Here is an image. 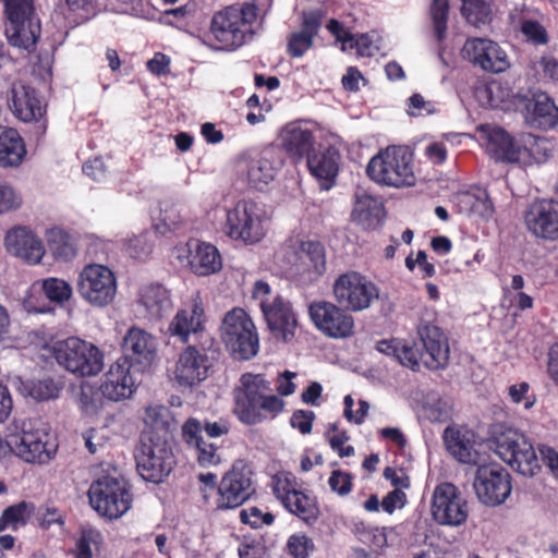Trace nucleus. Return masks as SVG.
Masks as SVG:
<instances>
[{
	"instance_id": "4468645a",
	"label": "nucleus",
	"mask_w": 558,
	"mask_h": 558,
	"mask_svg": "<svg viewBox=\"0 0 558 558\" xmlns=\"http://www.w3.org/2000/svg\"><path fill=\"white\" fill-rule=\"evenodd\" d=\"M7 101L13 116L23 122H34L36 141L46 134L48 120L46 106L41 104L37 90L23 83H13L8 92Z\"/></svg>"
},
{
	"instance_id": "ea45409f",
	"label": "nucleus",
	"mask_w": 558,
	"mask_h": 558,
	"mask_svg": "<svg viewBox=\"0 0 558 558\" xmlns=\"http://www.w3.org/2000/svg\"><path fill=\"white\" fill-rule=\"evenodd\" d=\"M384 205L371 195L357 197L352 210V218L365 229H376L384 220Z\"/></svg>"
},
{
	"instance_id": "4d7b16f0",
	"label": "nucleus",
	"mask_w": 558,
	"mask_h": 558,
	"mask_svg": "<svg viewBox=\"0 0 558 558\" xmlns=\"http://www.w3.org/2000/svg\"><path fill=\"white\" fill-rule=\"evenodd\" d=\"M521 32L526 40L533 45H546L549 41L546 28L538 21L524 20L521 24Z\"/></svg>"
},
{
	"instance_id": "c756f323",
	"label": "nucleus",
	"mask_w": 558,
	"mask_h": 558,
	"mask_svg": "<svg viewBox=\"0 0 558 558\" xmlns=\"http://www.w3.org/2000/svg\"><path fill=\"white\" fill-rule=\"evenodd\" d=\"M7 250L28 264H38L45 254L43 242L28 229L15 227L4 238Z\"/></svg>"
},
{
	"instance_id": "37998d69",
	"label": "nucleus",
	"mask_w": 558,
	"mask_h": 558,
	"mask_svg": "<svg viewBox=\"0 0 558 558\" xmlns=\"http://www.w3.org/2000/svg\"><path fill=\"white\" fill-rule=\"evenodd\" d=\"M170 410L165 405L147 407L143 417L145 428L142 433H150V435L168 438L170 432Z\"/></svg>"
},
{
	"instance_id": "423d86ee",
	"label": "nucleus",
	"mask_w": 558,
	"mask_h": 558,
	"mask_svg": "<svg viewBox=\"0 0 558 558\" xmlns=\"http://www.w3.org/2000/svg\"><path fill=\"white\" fill-rule=\"evenodd\" d=\"M495 451L510 468L523 476H533L541 465L530 439L521 432L497 425L493 432Z\"/></svg>"
},
{
	"instance_id": "69168bd1",
	"label": "nucleus",
	"mask_w": 558,
	"mask_h": 558,
	"mask_svg": "<svg viewBox=\"0 0 558 558\" xmlns=\"http://www.w3.org/2000/svg\"><path fill=\"white\" fill-rule=\"evenodd\" d=\"M427 417L432 422H447L451 418L452 409L450 404L442 400L437 399L435 402L426 408Z\"/></svg>"
},
{
	"instance_id": "aec40b11",
	"label": "nucleus",
	"mask_w": 558,
	"mask_h": 558,
	"mask_svg": "<svg viewBox=\"0 0 558 558\" xmlns=\"http://www.w3.org/2000/svg\"><path fill=\"white\" fill-rule=\"evenodd\" d=\"M211 367L206 350L190 344L179 354L174 379L180 387L192 388L208 377Z\"/></svg>"
},
{
	"instance_id": "20e7f679",
	"label": "nucleus",
	"mask_w": 558,
	"mask_h": 558,
	"mask_svg": "<svg viewBox=\"0 0 558 558\" xmlns=\"http://www.w3.org/2000/svg\"><path fill=\"white\" fill-rule=\"evenodd\" d=\"M258 8L254 3L230 5L217 12L211 20L210 32L220 50H235L253 34Z\"/></svg>"
},
{
	"instance_id": "ddd939ff",
	"label": "nucleus",
	"mask_w": 558,
	"mask_h": 558,
	"mask_svg": "<svg viewBox=\"0 0 558 558\" xmlns=\"http://www.w3.org/2000/svg\"><path fill=\"white\" fill-rule=\"evenodd\" d=\"M335 301L349 312H361L378 299L375 283L357 271H347L337 277L332 284Z\"/></svg>"
},
{
	"instance_id": "774afa93",
	"label": "nucleus",
	"mask_w": 558,
	"mask_h": 558,
	"mask_svg": "<svg viewBox=\"0 0 558 558\" xmlns=\"http://www.w3.org/2000/svg\"><path fill=\"white\" fill-rule=\"evenodd\" d=\"M535 69L543 80L558 81V61L551 56H543L536 63Z\"/></svg>"
},
{
	"instance_id": "72a5a7b5",
	"label": "nucleus",
	"mask_w": 558,
	"mask_h": 558,
	"mask_svg": "<svg viewBox=\"0 0 558 558\" xmlns=\"http://www.w3.org/2000/svg\"><path fill=\"white\" fill-rule=\"evenodd\" d=\"M206 323L205 311L201 303L194 302L190 308L178 311L169 325L171 336H177L186 343L191 333L204 330Z\"/></svg>"
},
{
	"instance_id": "9b49d317",
	"label": "nucleus",
	"mask_w": 558,
	"mask_h": 558,
	"mask_svg": "<svg viewBox=\"0 0 558 558\" xmlns=\"http://www.w3.org/2000/svg\"><path fill=\"white\" fill-rule=\"evenodd\" d=\"M267 222V213L260 205L242 199L228 210L223 231L233 241L253 245L265 238Z\"/></svg>"
},
{
	"instance_id": "f8f14e48",
	"label": "nucleus",
	"mask_w": 558,
	"mask_h": 558,
	"mask_svg": "<svg viewBox=\"0 0 558 558\" xmlns=\"http://www.w3.org/2000/svg\"><path fill=\"white\" fill-rule=\"evenodd\" d=\"M254 475L252 463L235 460L218 484L217 509H235L246 502L256 492Z\"/></svg>"
},
{
	"instance_id": "6e6d98bb",
	"label": "nucleus",
	"mask_w": 558,
	"mask_h": 558,
	"mask_svg": "<svg viewBox=\"0 0 558 558\" xmlns=\"http://www.w3.org/2000/svg\"><path fill=\"white\" fill-rule=\"evenodd\" d=\"M240 520L243 524H247L253 529H259L264 525H270L275 521V517L270 512H263L258 507H248L240 512Z\"/></svg>"
},
{
	"instance_id": "7c9ffc66",
	"label": "nucleus",
	"mask_w": 558,
	"mask_h": 558,
	"mask_svg": "<svg viewBox=\"0 0 558 558\" xmlns=\"http://www.w3.org/2000/svg\"><path fill=\"white\" fill-rule=\"evenodd\" d=\"M123 356L131 364H149L156 355L155 338L146 330L138 327H131L122 341Z\"/></svg>"
},
{
	"instance_id": "f03ea898",
	"label": "nucleus",
	"mask_w": 558,
	"mask_h": 558,
	"mask_svg": "<svg viewBox=\"0 0 558 558\" xmlns=\"http://www.w3.org/2000/svg\"><path fill=\"white\" fill-rule=\"evenodd\" d=\"M414 168V155L408 146L389 145L369 159L365 172L377 185L403 189L415 185Z\"/></svg>"
},
{
	"instance_id": "5fc2aeb1",
	"label": "nucleus",
	"mask_w": 558,
	"mask_h": 558,
	"mask_svg": "<svg viewBox=\"0 0 558 558\" xmlns=\"http://www.w3.org/2000/svg\"><path fill=\"white\" fill-rule=\"evenodd\" d=\"M239 558H269L268 548L262 537L243 536L238 547Z\"/></svg>"
},
{
	"instance_id": "9d476101",
	"label": "nucleus",
	"mask_w": 558,
	"mask_h": 558,
	"mask_svg": "<svg viewBox=\"0 0 558 558\" xmlns=\"http://www.w3.org/2000/svg\"><path fill=\"white\" fill-rule=\"evenodd\" d=\"M135 460L142 478L154 484L162 483L175 464L168 438L150 435V433H142Z\"/></svg>"
},
{
	"instance_id": "2f4dec72",
	"label": "nucleus",
	"mask_w": 558,
	"mask_h": 558,
	"mask_svg": "<svg viewBox=\"0 0 558 558\" xmlns=\"http://www.w3.org/2000/svg\"><path fill=\"white\" fill-rule=\"evenodd\" d=\"M315 136L312 130L304 128L299 122L288 123L281 131V146L287 155L295 162L314 150Z\"/></svg>"
},
{
	"instance_id": "338daca9",
	"label": "nucleus",
	"mask_w": 558,
	"mask_h": 558,
	"mask_svg": "<svg viewBox=\"0 0 558 558\" xmlns=\"http://www.w3.org/2000/svg\"><path fill=\"white\" fill-rule=\"evenodd\" d=\"M408 113L413 117L432 114L435 112V107L430 101H426L424 97L415 93L408 100Z\"/></svg>"
},
{
	"instance_id": "13d9d810",
	"label": "nucleus",
	"mask_w": 558,
	"mask_h": 558,
	"mask_svg": "<svg viewBox=\"0 0 558 558\" xmlns=\"http://www.w3.org/2000/svg\"><path fill=\"white\" fill-rule=\"evenodd\" d=\"M330 448L337 452L340 458H349L355 454V449L351 445H347L350 436L347 430L337 434H325Z\"/></svg>"
},
{
	"instance_id": "b1692460",
	"label": "nucleus",
	"mask_w": 558,
	"mask_h": 558,
	"mask_svg": "<svg viewBox=\"0 0 558 558\" xmlns=\"http://www.w3.org/2000/svg\"><path fill=\"white\" fill-rule=\"evenodd\" d=\"M135 387L131 362L128 359H118L105 374L99 389L106 399L120 401L130 398Z\"/></svg>"
},
{
	"instance_id": "dca6fc26",
	"label": "nucleus",
	"mask_w": 558,
	"mask_h": 558,
	"mask_svg": "<svg viewBox=\"0 0 558 558\" xmlns=\"http://www.w3.org/2000/svg\"><path fill=\"white\" fill-rule=\"evenodd\" d=\"M430 511L438 524L460 526L469 518V504L454 484L442 482L434 489Z\"/></svg>"
},
{
	"instance_id": "bf43d9fd",
	"label": "nucleus",
	"mask_w": 558,
	"mask_h": 558,
	"mask_svg": "<svg viewBox=\"0 0 558 558\" xmlns=\"http://www.w3.org/2000/svg\"><path fill=\"white\" fill-rule=\"evenodd\" d=\"M98 537L99 533L83 532L75 546L70 550V555L73 558H93L92 544H96Z\"/></svg>"
},
{
	"instance_id": "412c9836",
	"label": "nucleus",
	"mask_w": 558,
	"mask_h": 558,
	"mask_svg": "<svg viewBox=\"0 0 558 558\" xmlns=\"http://www.w3.org/2000/svg\"><path fill=\"white\" fill-rule=\"evenodd\" d=\"M463 56L474 66L492 73H501L509 68L506 52L487 38H469L462 49Z\"/></svg>"
},
{
	"instance_id": "a19ab883",
	"label": "nucleus",
	"mask_w": 558,
	"mask_h": 558,
	"mask_svg": "<svg viewBox=\"0 0 558 558\" xmlns=\"http://www.w3.org/2000/svg\"><path fill=\"white\" fill-rule=\"evenodd\" d=\"M549 156L548 141L531 133L522 135L515 163L527 167L542 163Z\"/></svg>"
},
{
	"instance_id": "052dcab7",
	"label": "nucleus",
	"mask_w": 558,
	"mask_h": 558,
	"mask_svg": "<svg viewBox=\"0 0 558 558\" xmlns=\"http://www.w3.org/2000/svg\"><path fill=\"white\" fill-rule=\"evenodd\" d=\"M328 484L330 489L340 496H347L353 487V477L350 473L335 470L331 472Z\"/></svg>"
},
{
	"instance_id": "49530a36",
	"label": "nucleus",
	"mask_w": 558,
	"mask_h": 558,
	"mask_svg": "<svg viewBox=\"0 0 558 558\" xmlns=\"http://www.w3.org/2000/svg\"><path fill=\"white\" fill-rule=\"evenodd\" d=\"M461 14L466 22L475 27L492 22V3L488 0H461Z\"/></svg>"
},
{
	"instance_id": "a878e982",
	"label": "nucleus",
	"mask_w": 558,
	"mask_h": 558,
	"mask_svg": "<svg viewBox=\"0 0 558 558\" xmlns=\"http://www.w3.org/2000/svg\"><path fill=\"white\" fill-rule=\"evenodd\" d=\"M420 340L425 354L426 368L436 371L446 367L450 356L448 339L444 331L430 323L421 324L418 327Z\"/></svg>"
},
{
	"instance_id": "c85d7f7f",
	"label": "nucleus",
	"mask_w": 558,
	"mask_h": 558,
	"mask_svg": "<svg viewBox=\"0 0 558 558\" xmlns=\"http://www.w3.org/2000/svg\"><path fill=\"white\" fill-rule=\"evenodd\" d=\"M474 433L460 426L445 428L442 440L448 453L463 464H478L480 453L475 449Z\"/></svg>"
},
{
	"instance_id": "f3484780",
	"label": "nucleus",
	"mask_w": 558,
	"mask_h": 558,
	"mask_svg": "<svg viewBox=\"0 0 558 558\" xmlns=\"http://www.w3.org/2000/svg\"><path fill=\"white\" fill-rule=\"evenodd\" d=\"M349 311L338 303L314 301L308 306V314L314 326L326 337L344 339L354 333V318Z\"/></svg>"
},
{
	"instance_id": "79ce46f5",
	"label": "nucleus",
	"mask_w": 558,
	"mask_h": 558,
	"mask_svg": "<svg viewBox=\"0 0 558 558\" xmlns=\"http://www.w3.org/2000/svg\"><path fill=\"white\" fill-rule=\"evenodd\" d=\"M282 506L307 524H313L318 519L319 509L315 498L307 495L301 488Z\"/></svg>"
},
{
	"instance_id": "864d4df0",
	"label": "nucleus",
	"mask_w": 558,
	"mask_h": 558,
	"mask_svg": "<svg viewBox=\"0 0 558 558\" xmlns=\"http://www.w3.org/2000/svg\"><path fill=\"white\" fill-rule=\"evenodd\" d=\"M315 545L305 533H294L289 536L286 544V551L292 558H308L314 551Z\"/></svg>"
},
{
	"instance_id": "7ed1b4c3",
	"label": "nucleus",
	"mask_w": 558,
	"mask_h": 558,
	"mask_svg": "<svg viewBox=\"0 0 558 558\" xmlns=\"http://www.w3.org/2000/svg\"><path fill=\"white\" fill-rule=\"evenodd\" d=\"M5 454L11 451L28 463H48L56 454L57 445L47 425L39 418L24 421L19 433L4 439Z\"/></svg>"
},
{
	"instance_id": "de8ad7c7",
	"label": "nucleus",
	"mask_w": 558,
	"mask_h": 558,
	"mask_svg": "<svg viewBox=\"0 0 558 558\" xmlns=\"http://www.w3.org/2000/svg\"><path fill=\"white\" fill-rule=\"evenodd\" d=\"M48 247L56 259L71 260L76 255L72 236L60 229H52L48 234Z\"/></svg>"
},
{
	"instance_id": "8fccbe9b",
	"label": "nucleus",
	"mask_w": 558,
	"mask_h": 558,
	"mask_svg": "<svg viewBox=\"0 0 558 558\" xmlns=\"http://www.w3.org/2000/svg\"><path fill=\"white\" fill-rule=\"evenodd\" d=\"M271 488L276 498L284 504L299 489L296 477L291 472H278L271 477Z\"/></svg>"
},
{
	"instance_id": "0eeeda50",
	"label": "nucleus",
	"mask_w": 558,
	"mask_h": 558,
	"mask_svg": "<svg viewBox=\"0 0 558 558\" xmlns=\"http://www.w3.org/2000/svg\"><path fill=\"white\" fill-rule=\"evenodd\" d=\"M130 483L122 475L105 474L88 489L92 508L101 517L117 520L126 513L133 502Z\"/></svg>"
},
{
	"instance_id": "4be33fe9",
	"label": "nucleus",
	"mask_w": 558,
	"mask_h": 558,
	"mask_svg": "<svg viewBox=\"0 0 558 558\" xmlns=\"http://www.w3.org/2000/svg\"><path fill=\"white\" fill-rule=\"evenodd\" d=\"M182 440L192 451L194 459L202 468H210L220 464V446L215 441L206 440L201 434V421L189 417L181 427Z\"/></svg>"
},
{
	"instance_id": "393cba45",
	"label": "nucleus",
	"mask_w": 558,
	"mask_h": 558,
	"mask_svg": "<svg viewBox=\"0 0 558 558\" xmlns=\"http://www.w3.org/2000/svg\"><path fill=\"white\" fill-rule=\"evenodd\" d=\"M262 313L276 338L289 341L294 336L298 326L296 316L291 303L281 295L272 296L271 303H263Z\"/></svg>"
},
{
	"instance_id": "680f3d73",
	"label": "nucleus",
	"mask_w": 558,
	"mask_h": 558,
	"mask_svg": "<svg viewBox=\"0 0 558 558\" xmlns=\"http://www.w3.org/2000/svg\"><path fill=\"white\" fill-rule=\"evenodd\" d=\"M530 388V384L526 381L511 385L508 389L510 400L515 404L524 401V409L526 410L533 408L536 398L534 395H529Z\"/></svg>"
},
{
	"instance_id": "5701e85b",
	"label": "nucleus",
	"mask_w": 558,
	"mask_h": 558,
	"mask_svg": "<svg viewBox=\"0 0 558 558\" xmlns=\"http://www.w3.org/2000/svg\"><path fill=\"white\" fill-rule=\"evenodd\" d=\"M325 12L322 9L303 11L301 14L300 31L292 32L287 38V54L290 58H302L314 47L323 25Z\"/></svg>"
},
{
	"instance_id": "58836bf2",
	"label": "nucleus",
	"mask_w": 558,
	"mask_h": 558,
	"mask_svg": "<svg viewBox=\"0 0 558 558\" xmlns=\"http://www.w3.org/2000/svg\"><path fill=\"white\" fill-rule=\"evenodd\" d=\"M140 303L145 307L149 319L154 320L161 319L172 307L170 293L161 284H149L142 288Z\"/></svg>"
},
{
	"instance_id": "6e6552de",
	"label": "nucleus",
	"mask_w": 558,
	"mask_h": 558,
	"mask_svg": "<svg viewBox=\"0 0 558 558\" xmlns=\"http://www.w3.org/2000/svg\"><path fill=\"white\" fill-rule=\"evenodd\" d=\"M57 363L76 377L98 375L105 365L104 352L94 343L77 337H69L52 345Z\"/></svg>"
},
{
	"instance_id": "bb28decb",
	"label": "nucleus",
	"mask_w": 558,
	"mask_h": 558,
	"mask_svg": "<svg viewBox=\"0 0 558 558\" xmlns=\"http://www.w3.org/2000/svg\"><path fill=\"white\" fill-rule=\"evenodd\" d=\"M282 166L283 159L277 147L264 148L247 162V184L253 189L263 190L275 179Z\"/></svg>"
},
{
	"instance_id": "6ab92c4d",
	"label": "nucleus",
	"mask_w": 558,
	"mask_h": 558,
	"mask_svg": "<svg viewBox=\"0 0 558 558\" xmlns=\"http://www.w3.org/2000/svg\"><path fill=\"white\" fill-rule=\"evenodd\" d=\"M524 223L530 233L544 241H558V201H534L524 211Z\"/></svg>"
},
{
	"instance_id": "4c0bfd02",
	"label": "nucleus",
	"mask_w": 558,
	"mask_h": 558,
	"mask_svg": "<svg viewBox=\"0 0 558 558\" xmlns=\"http://www.w3.org/2000/svg\"><path fill=\"white\" fill-rule=\"evenodd\" d=\"M25 156L26 147L20 133L13 128L0 125V167H17Z\"/></svg>"
},
{
	"instance_id": "f257e3e1",
	"label": "nucleus",
	"mask_w": 558,
	"mask_h": 558,
	"mask_svg": "<svg viewBox=\"0 0 558 558\" xmlns=\"http://www.w3.org/2000/svg\"><path fill=\"white\" fill-rule=\"evenodd\" d=\"M284 405L264 374L243 373L233 389V413L248 426L275 420L283 412Z\"/></svg>"
},
{
	"instance_id": "603ef678",
	"label": "nucleus",
	"mask_w": 558,
	"mask_h": 558,
	"mask_svg": "<svg viewBox=\"0 0 558 558\" xmlns=\"http://www.w3.org/2000/svg\"><path fill=\"white\" fill-rule=\"evenodd\" d=\"M47 299L56 303L68 301L72 295L71 286L63 279L47 278L41 282Z\"/></svg>"
},
{
	"instance_id": "473e14b6",
	"label": "nucleus",
	"mask_w": 558,
	"mask_h": 558,
	"mask_svg": "<svg viewBox=\"0 0 558 558\" xmlns=\"http://www.w3.org/2000/svg\"><path fill=\"white\" fill-rule=\"evenodd\" d=\"M486 150L496 161L515 163L520 143L501 126H485Z\"/></svg>"
},
{
	"instance_id": "e433bc0d",
	"label": "nucleus",
	"mask_w": 558,
	"mask_h": 558,
	"mask_svg": "<svg viewBox=\"0 0 558 558\" xmlns=\"http://www.w3.org/2000/svg\"><path fill=\"white\" fill-rule=\"evenodd\" d=\"M189 265L197 276H210L222 268V258L218 248L207 242H198L190 252Z\"/></svg>"
},
{
	"instance_id": "e2e57ef3",
	"label": "nucleus",
	"mask_w": 558,
	"mask_h": 558,
	"mask_svg": "<svg viewBox=\"0 0 558 558\" xmlns=\"http://www.w3.org/2000/svg\"><path fill=\"white\" fill-rule=\"evenodd\" d=\"M315 413L311 410H295L290 418V424L301 434H310L313 429Z\"/></svg>"
},
{
	"instance_id": "c9c22d12",
	"label": "nucleus",
	"mask_w": 558,
	"mask_h": 558,
	"mask_svg": "<svg viewBox=\"0 0 558 558\" xmlns=\"http://www.w3.org/2000/svg\"><path fill=\"white\" fill-rule=\"evenodd\" d=\"M531 125L548 130L558 124V107L545 93L534 94L526 104Z\"/></svg>"
},
{
	"instance_id": "f704fd0d",
	"label": "nucleus",
	"mask_w": 558,
	"mask_h": 558,
	"mask_svg": "<svg viewBox=\"0 0 558 558\" xmlns=\"http://www.w3.org/2000/svg\"><path fill=\"white\" fill-rule=\"evenodd\" d=\"M376 350L385 355L395 357L402 366L414 372L420 369V363L424 364L425 354L415 348V343L397 338L384 339L376 343Z\"/></svg>"
},
{
	"instance_id": "0e129e2a",
	"label": "nucleus",
	"mask_w": 558,
	"mask_h": 558,
	"mask_svg": "<svg viewBox=\"0 0 558 558\" xmlns=\"http://www.w3.org/2000/svg\"><path fill=\"white\" fill-rule=\"evenodd\" d=\"M22 204L20 195L8 184L0 183V214L17 209Z\"/></svg>"
},
{
	"instance_id": "1a4fd4ad",
	"label": "nucleus",
	"mask_w": 558,
	"mask_h": 558,
	"mask_svg": "<svg viewBox=\"0 0 558 558\" xmlns=\"http://www.w3.org/2000/svg\"><path fill=\"white\" fill-rule=\"evenodd\" d=\"M220 336L231 355L239 361H248L259 351L257 329L241 307L228 311L220 326Z\"/></svg>"
},
{
	"instance_id": "c03bdc74",
	"label": "nucleus",
	"mask_w": 558,
	"mask_h": 558,
	"mask_svg": "<svg viewBox=\"0 0 558 558\" xmlns=\"http://www.w3.org/2000/svg\"><path fill=\"white\" fill-rule=\"evenodd\" d=\"M34 511L35 505L25 500L9 506L0 517V532L7 529L17 530L19 526L26 525Z\"/></svg>"
},
{
	"instance_id": "2eb2a0df",
	"label": "nucleus",
	"mask_w": 558,
	"mask_h": 558,
	"mask_svg": "<svg viewBox=\"0 0 558 558\" xmlns=\"http://www.w3.org/2000/svg\"><path fill=\"white\" fill-rule=\"evenodd\" d=\"M77 291L82 299L96 307L110 304L117 293L113 271L100 264L86 265L80 274Z\"/></svg>"
},
{
	"instance_id": "09e8293b",
	"label": "nucleus",
	"mask_w": 558,
	"mask_h": 558,
	"mask_svg": "<svg viewBox=\"0 0 558 558\" xmlns=\"http://www.w3.org/2000/svg\"><path fill=\"white\" fill-rule=\"evenodd\" d=\"M300 252L308 259V266L317 276L326 271V250L319 241H303Z\"/></svg>"
},
{
	"instance_id": "39448f33",
	"label": "nucleus",
	"mask_w": 558,
	"mask_h": 558,
	"mask_svg": "<svg viewBox=\"0 0 558 558\" xmlns=\"http://www.w3.org/2000/svg\"><path fill=\"white\" fill-rule=\"evenodd\" d=\"M4 34L12 47L35 50L41 35V23L34 0H3Z\"/></svg>"
},
{
	"instance_id": "cd10ccee",
	"label": "nucleus",
	"mask_w": 558,
	"mask_h": 558,
	"mask_svg": "<svg viewBox=\"0 0 558 558\" xmlns=\"http://www.w3.org/2000/svg\"><path fill=\"white\" fill-rule=\"evenodd\" d=\"M310 173L318 181L320 189L330 190L336 182L341 165V154L332 145L313 150L306 158Z\"/></svg>"
},
{
	"instance_id": "3c124183",
	"label": "nucleus",
	"mask_w": 558,
	"mask_h": 558,
	"mask_svg": "<svg viewBox=\"0 0 558 558\" xmlns=\"http://www.w3.org/2000/svg\"><path fill=\"white\" fill-rule=\"evenodd\" d=\"M448 15L449 0H433L430 5V16L435 36L438 41H442L446 37Z\"/></svg>"
},
{
	"instance_id": "a18cd8bd",
	"label": "nucleus",
	"mask_w": 558,
	"mask_h": 558,
	"mask_svg": "<svg viewBox=\"0 0 558 558\" xmlns=\"http://www.w3.org/2000/svg\"><path fill=\"white\" fill-rule=\"evenodd\" d=\"M63 388L61 381L46 377L43 379H32L23 383L25 393L36 401H48L59 397Z\"/></svg>"
},
{
	"instance_id": "a211bd4d",
	"label": "nucleus",
	"mask_w": 558,
	"mask_h": 558,
	"mask_svg": "<svg viewBox=\"0 0 558 558\" xmlns=\"http://www.w3.org/2000/svg\"><path fill=\"white\" fill-rule=\"evenodd\" d=\"M474 489L481 502L498 506L505 502L511 493V476L498 464H483L476 470Z\"/></svg>"
}]
</instances>
